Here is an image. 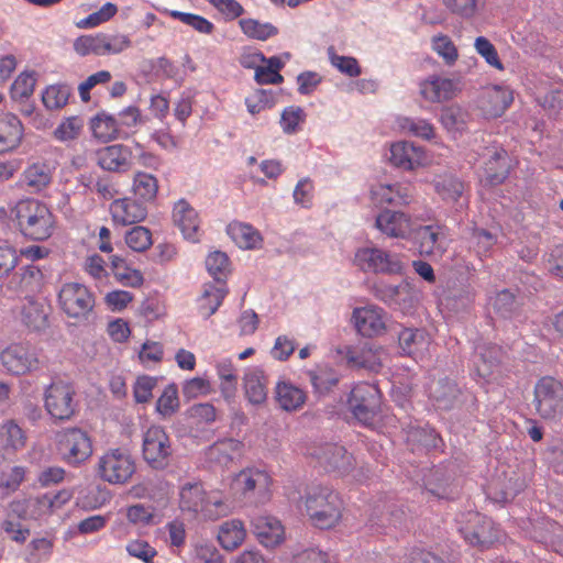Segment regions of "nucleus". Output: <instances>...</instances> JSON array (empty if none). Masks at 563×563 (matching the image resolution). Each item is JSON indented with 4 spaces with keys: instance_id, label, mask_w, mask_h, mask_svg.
<instances>
[{
    "instance_id": "nucleus-1",
    "label": "nucleus",
    "mask_w": 563,
    "mask_h": 563,
    "mask_svg": "<svg viewBox=\"0 0 563 563\" xmlns=\"http://www.w3.org/2000/svg\"><path fill=\"white\" fill-rule=\"evenodd\" d=\"M179 509L199 516L203 520L217 521L232 512L229 499L217 492L207 493L201 483H186L179 490Z\"/></svg>"
},
{
    "instance_id": "nucleus-2",
    "label": "nucleus",
    "mask_w": 563,
    "mask_h": 563,
    "mask_svg": "<svg viewBox=\"0 0 563 563\" xmlns=\"http://www.w3.org/2000/svg\"><path fill=\"white\" fill-rule=\"evenodd\" d=\"M12 216L21 233L33 241H44L53 234L54 216L38 200L19 201L12 210Z\"/></svg>"
},
{
    "instance_id": "nucleus-3",
    "label": "nucleus",
    "mask_w": 563,
    "mask_h": 563,
    "mask_svg": "<svg viewBox=\"0 0 563 563\" xmlns=\"http://www.w3.org/2000/svg\"><path fill=\"white\" fill-rule=\"evenodd\" d=\"M305 504L312 523L320 529L334 527L342 517V499L329 487H312L306 495Z\"/></svg>"
},
{
    "instance_id": "nucleus-4",
    "label": "nucleus",
    "mask_w": 563,
    "mask_h": 563,
    "mask_svg": "<svg viewBox=\"0 0 563 563\" xmlns=\"http://www.w3.org/2000/svg\"><path fill=\"white\" fill-rule=\"evenodd\" d=\"M532 404L542 420L560 422L563 418V380L553 376L539 378L533 387Z\"/></svg>"
},
{
    "instance_id": "nucleus-5",
    "label": "nucleus",
    "mask_w": 563,
    "mask_h": 563,
    "mask_svg": "<svg viewBox=\"0 0 563 563\" xmlns=\"http://www.w3.org/2000/svg\"><path fill=\"white\" fill-rule=\"evenodd\" d=\"M77 393L71 383L53 380L44 390V408L55 422L71 420L79 410Z\"/></svg>"
},
{
    "instance_id": "nucleus-6",
    "label": "nucleus",
    "mask_w": 563,
    "mask_h": 563,
    "mask_svg": "<svg viewBox=\"0 0 563 563\" xmlns=\"http://www.w3.org/2000/svg\"><path fill=\"white\" fill-rule=\"evenodd\" d=\"M459 531L471 547L485 551L500 539V529L487 516L467 512L461 517Z\"/></svg>"
},
{
    "instance_id": "nucleus-7",
    "label": "nucleus",
    "mask_w": 563,
    "mask_h": 563,
    "mask_svg": "<svg viewBox=\"0 0 563 563\" xmlns=\"http://www.w3.org/2000/svg\"><path fill=\"white\" fill-rule=\"evenodd\" d=\"M56 449L62 461L78 467L92 455V440L85 430L73 427L56 433Z\"/></svg>"
},
{
    "instance_id": "nucleus-8",
    "label": "nucleus",
    "mask_w": 563,
    "mask_h": 563,
    "mask_svg": "<svg viewBox=\"0 0 563 563\" xmlns=\"http://www.w3.org/2000/svg\"><path fill=\"white\" fill-rule=\"evenodd\" d=\"M142 455L147 465L156 471L167 468L174 456L172 439L161 426L150 427L143 434Z\"/></svg>"
},
{
    "instance_id": "nucleus-9",
    "label": "nucleus",
    "mask_w": 563,
    "mask_h": 563,
    "mask_svg": "<svg viewBox=\"0 0 563 563\" xmlns=\"http://www.w3.org/2000/svg\"><path fill=\"white\" fill-rule=\"evenodd\" d=\"M347 407L360 423L373 426L380 407L379 389L374 384L357 383L350 391Z\"/></svg>"
},
{
    "instance_id": "nucleus-10",
    "label": "nucleus",
    "mask_w": 563,
    "mask_h": 563,
    "mask_svg": "<svg viewBox=\"0 0 563 563\" xmlns=\"http://www.w3.org/2000/svg\"><path fill=\"white\" fill-rule=\"evenodd\" d=\"M135 473L132 455L122 449H111L100 456L97 465L98 476L112 485H122Z\"/></svg>"
},
{
    "instance_id": "nucleus-11",
    "label": "nucleus",
    "mask_w": 563,
    "mask_h": 563,
    "mask_svg": "<svg viewBox=\"0 0 563 563\" xmlns=\"http://www.w3.org/2000/svg\"><path fill=\"white\" fill-rule=\"evenodd\" d=\"M58 303L69 318L84 321L92 313L95 297L85 285L66 283L58 291Z\"/></svg>"
},
{
    "instance_id": "nucleus-12",
    "label": "nucleus",
    "mask_w": 563,
    "mask_h": 563,
    "mask_svg": "<svg viewBox=\"0 0 563 563\" xmlns=\"http://www.w3.org/2000/svg\"><path fill=\"white\" fill-rule=\"evenodd\" d=\"M355 265L365 273L401 274L404 264L396 253H390L376 246L361 247L355 252Z\"/></svg>"
},
{
    "instance_id": "nucleus-13",
    "label": "nucleus",
    "mask_w": 563,
    "mask_h": 563,
    "mask_svg": "<svg viewBox=\"0 0 563 563\" xmlns=\"http://www.w3.org/2000/svg\"><path fill=\"white\" fill-rule=\"evenodd\" d=\"M408 516L404 508L395 503H384L374 507L369 518V530L375 533L391 534L407 528Z\"/></svg>"
},
{
    "instance_id": "nucleus-14",
    "label": "nucleus",
    "mask_w": 563,
    "mask_h": 563,
    "mask_svg": "<svg viewBox=\"0 0 563 563\" xmlns=\"http://www.w3.org/2000/svg\"><path fill=\"white\" fill-rule=\"evenodd\" d=\"M428 397L437 410L450 411L463 404L464 394L454 379L440 376L429 383Z\"/></svg>"
},
{
    "instance_id": "nucleus-15",
    "label": "nucleus",
    "mask_w": 563,
    "mask_h": 563,
    "mask_svg": "<svg viewBox=\"0 0 563 563\" xmlns=\"http://www.w3.org/2000/svg\"><path fill=\"white\" fill-rule=\"evenodd\" d=\"M272 478L267 472L257 468H247L240 472L233 479V488L245 498L254 497L258 503L269 498Z\"/></svg>"
},
{
    "instance_id": "nucleus-16",
    "label": "nucleus",
    "mask_w": 563,
    "mask_h": 563,
    "mask_svg": "<svg viewBox=\"0 0 563 563\" xmlns=\"http://www.w3.org/2000/svg\"><path fill=\"white\" fill-rule=\"evenodd\" d=\"M0 361L5 371L13 375H23L38 367L36 350L26 343H15L4 349Z\"/></svg>"
},
{
    "instance_id": "nucleus-17",
    "label": "nucleus",
    "mask_w": 563,
    "mask_h": 563,
    "mask_svg": "<svg viewBox=\"0 0 563 563\" xmlns=\"http://www.w3.org/2000/svg\"><path fill=\"white\" fill-rule=\"evenodd\" d=\"M505 358L501 346L493 343H479L475 346L472 356L473 372L486 382L494 379Z\"/></svg>"
},
{
    "instance_id": "nucleus-18",
    "label": "nucleus",
    "mask_w": 563,
    "mask_h": 563,
    "mask_svg": "<svg viewBox=\"0 0 563 563\" xmlns=\"http://www.w3.org/2000/svg\"><path fill=\"white\" fill-rule=\"evenodd\" d=\"M423 486L438 499H453L457 494L454 472L443 465L434 466L423 476Z\"/></svg>"
},
{
    "instance_id": "nucleus-19",
    "label": "nucleus",
    "mask_w": 563,
    "mask_h": 563,
    "mask_svg": "<svg viewBox=\"0 0 563 563\" xmlns=\"http://www.w3.org/2000/svg\"><path fill=\"white\" fill-rule=\"evenodd\" d=\"M7 278V288L10 291L32 296L41 289L44 275L38 266L29 264L11 272Z\"/></svg>"
},
{
    "instance_id": "nucleus-20",
    "label": "nucleus",
    "mask_w": 563,
    "mask_h": 563,
    "mask_svg": "<svg viewBox=\"0 0 563 563\" xmlns=\"http://www.w3.org/2000/svg\"><path fill=\"white\" fill-rule=\"evenodd\" d=\"M132 150L124 144H112L96 152V162L100 168L112 173H125L132 167Z\"/></svg>"
},
{
    "instance_id": "nucleus-21",
    "label": "nucleus",
    "mask_w": 563,
    "mask_h": 563,
    "mask_svg": "<svg viewBox=\"0 0 563 563\" xmlns=\"http://www.w3.org/2000/svg\"><path fill=\"white\" fill-rule=\"evenodd\" d=\"M352 320L357 332L366 338L382 334L386 328V313L377 306L358 307L353 310Z\"/></svg>"
},
{
    "instance_id": "nucleus-22",
    "label": "nucleus",
    "mask_w": 563,
    "mask_h": 563,
    "mask_svg": "<svg viewBox=\"0 0 563 563\" xmlns=\"http://www.w3.org/2000/svg\"><path fill=\"white\" fill-rule=\"evenodd\" d=\"M522 530L527 538L553 550L563 527L550 518L537 517L526 522Z\"/></svg>"
},
{
    "instance_id": "nucleus-23",
    "label": "nucleus",
    "mask_w": 563,
    "mask_h": 563,
    "mask_svg": "<svg viewBox=\"0 0 563 563\" xmlns=\"http://www.w3.org/2000/svg\"><path fill=\"white\" fill-rule=\"evenodd\" d=\"M461 90V81L456 78L430 76L420 84L421 96L430 102H442L452 99Z\"/></svg>"
},
{
    "instance_id": "nucleus-24",
    "label": "nucleus",
    "mask_w": 563,
    "mask_h": 563,
    "mask_svg": "<svg viewBox=\"0 0 563 563\" xmlns=\"http://www.w3.org/2000/svg\"><path fill=\"white\" fill-rule=\"evenodd\" d=\"M375 227L389 238H406L411 231V218L402 211L383 209L375 220Z\"/></svg>"
},
{
    "instance_id": "nucleus-25",
    "label": "nucleus",
    "mask_w": 563,
    "mask_h": 563,
    "mask_svg": "<svg viewBox=\"0 0 563 563\" xmlns=\"http://www.w3.org/2000/svg\"><path fill=\"white\" fill-rule=\"evenodd\" d=\"M252 532L261 544L274 548L284 540V527L275 517L256 515L251 519Z\"/></svg>"
},
{
    "instance_id": "nucleus-26",
    "label": "nucleus",
    "mask_w": 563,
    "mask_h": 563,
    "mask_svg": "<svg viewBox=\"0 0 563 563\" xmlns=\"http://www.w3.org/2000/svg\"><path fill=\"white\" fill-rule=\"evenodd\" d=\"M314 455L327 472H339L343 474L353 467L352 454H350L344 446L339 444L327 443L321 446Z\"/></svg>"
},
{
    "instance_id": "nucleus-27",
    "label": "nucleus",
    "mask_w": 563,
    "mask_h": 563,
    "mask_svg": "<svg viewBox=\"0 0 563 563\" xmlns=\"http://www.w3.org/2000/svg\"><path fill=\"white\" fill-rule=\"evenodd\" d=\"M173 221L186 240L198 242L200 220L198 212L186 199H179L173 209Z\"/></svg>"
},
{
    "instance_id": "nucleus-28",
    "label": "nucleus",
    "mask_w": 563,
    "mask_h": 563,
    "mask_svg": "<svg viewBox=\"0 0 563 563\" xmlns=\"http://www.w3.org/2000/svg\"><path fill=\"white\" fill-rule=\"evenodd\" d=\"M110 212L115 223L130 225L145 220L147 208L142 201L132 198H122L111 203Z\"/></svg>"
},
{
    "instance_id": "nucleus-29",
    "label": "nucleus",
    "mask_w": 563,
    "mask_h": 563,
    "mask_svg": "<svg viewBox=\"0 0 563 563\" xmlns=\"http://www.w3.org/2000/svg\"><path fill=\"white\" fill-rule=\"evenodd\" d=\"M23 135V124L15 114H0V154L16 150L22 142Z\"/></svg>"
},
{
    "instance_id": "nucleus-30",
    "label": "nucleus",
    "mask_w": 563,
    "mask_h": 563,
    "mask_svg": "<svg viewBox=\"0 0 563 563\" xmlns=\"http://www.w3.org/2000/svg\"><path fill=\"white\" fill-rule=\"evenodd\" d=\"M510 172L509 156L505 150L494 151L484 163L482 181L485 186L495 187L503 184Z\"/></svg>"
},
{
    "instance_id": "nucleus-31",
    "label": "nucleus",
    "mask_w": 563,
    "mask_h": 563,
    "mask_svg": "<svg viewBox=\"0 0 563 563\" xmlns=\"http://www.w3.org/2000/svg\"><path fill=\"white\" fill-rule=\"evenodd\" d=\"M268 377L261 367L247 368L243 376V387L246 399L252 405H262L267 399Z\"/></svg>"
},
{
    "instance_id": "nucleus-32",
    "label": "nucleus",
    "mask_w": 563,
    "mask_h": 563,
    "mask_svg": "<svg viewBox=\"0 0 563 563\" xmlns=\"http://www.w3.org/2000/svg\"><path fill=\"white\" fill-rule=\"evenodd\" d=\"M341 353L351 368L366 369L377 373L382 367L379 355L367 344L363 346H346Z\"/></svg>"
},
{
    "instance_id": "nucleus-33",
    "label": "nucleus",
    "mask_w": 563,
    "mask_h": 563,
    "mask_svg": "<svg viewBox=\"0 0 563 563\" xmlns=\"http://www.w3.org/2000/svg\"><path fill=\"white\" fill-rule=\"evenodd\" d=\"M372 195L377 203L393 207L408 206L413 200L410 187L401 184L380 185Z\"/></svg>"
},
{
    "instance_id": "nucleus-34",
    "label": "nucleus",
    "mask_w": 563,
    "mask_h": 563,
    "mask_svg": "<svg viewBox=\"0 0 563 563\" xmlns=\"http://www.w3.org/2000/svg\"><path fill=\"white\" fill-rule=\"evenodd\" d=\"M306 393L291 383L279 382L275 388V399L285 411H295L306 402Z\"/></svg>"
},
{
    "instance_id": "nucleus-35",
    "label": "nucleus",
    "mask_w": 563,
    "mask_h": 563,
    "mask_svg": "<svg viewBox=\"0 0 563 563\" xmlns=\"http://www.w3.org/2000/svg\"><path fill=\"white\" fill-rule=\"evenodd\" d=\"M421 151L409 142H397L390 146L389 161L396 167L406 170L413 169L420 164Z\"/></svg>"
},
{
    "instance_id": "nucleus-36",
    "label": "nucleus",
    "mask_w": 563,
    "mask_h": 563,
    "mask_svg": "<svg viewBox=\"0 0 563 563\" xmlns=\"http://www.w3.org/2000/svg\"><path fill=\"white\" fill-rule=\"evenodd\" d=\"M468 121L470 113L457 104H451L441 110L440 122L453 137L461 135L467 129Z\"/></svg>"
},
{
    "instance_id": "nucleus-37",
    "label": "nucleus",
    "mask_w": 563,
    "mask_h": 563,
    "mask_svg": "<svg viewBox=\"0 0 563 563\" xmlns=\"http://www.w3.org/2000/svg\"><path fill=\"white\" fill-rule=\"evenodd\" d=\"M313 390L319 396L328 395L340 382V374L328 365H318L308 372Z\"/></svg>"
},
{
    "instance_id": "nucleus-38",
    "label": "nucleus",
    "mask_w": 563,
    "mask_h": 563,
    "mask_svg": "<svg viewBox=\"0 0 563 563\" xmlns=\"http://www.w3.org/2000/svg\"><path fill=\"white\" fill-rule=\"evenodd\" d=\"M228 295L225 285L216 286L206 284L201 297L198 299V311L205 318H210L217 312L222 305L223 299Z\"/></svg>"
},
{
    "instance_id": "nucleus-39",
    "label": "nucleus",
    "mask_w": 563,
    "mask_h": 563,
    "mask_svg": "<svg viewBox=\"0 0 563 563\" xmlns=\"http://www.w3.org/2000/svg\"><path fill=\"white\" fill-rule=\"evenodd\" d=\"M90 128L93 135L103 142H109L114 139L122 137V131L119 129L117 118L104 111L97 113L91 119Z\"/></svg>"
},
{
    "instance_id": "nucleus-40",
    "label": "nucleus",
    "mask_w": 563,
    "mask_h": 563,
    "mask_svg": "<svg viewBox=\"0 0 563 563\" xmlns=\"http://www.w3.org/2000/svg\"><path fill=\"white\" fill-rule=\"evenodd\" d=\"M243 443L235 439L219 440L210 445L206 452L207 459L221 465L232 462L235 454L241 452Z\"/></svg>"
},
{
    "instance_id": "nucleus-41",
    "label": "nucleus",
    "mask_w": 563,
    "mask_h": 563,
    "mask_svg": "<svg viewBox=\"0 0 563 563\" xmlns=\"http://www.w3.org/2000/svg\"><path fill=\"white\" fill-rule=\"evenodd\" d=\"M246 536L243 522L239 519H232L223 522L218 532V540L221 547L232 551L242 544Z\"/></svg>"
},
{
    "instance_id": "nucleus-42",
    "label": "nucleus",
    "mask_w": 563,
    "mask_h": 563,
    "mask_svg": "<svg viewBox=\"0 0 563 563\" xmlns=\"http://www.w3.org/2000/svg\"><path fill=\"white\" fill-rule=\"evenodd\" d=\"M437 194L446 202H457L464 192V183L452 174L439 175L433 180Z\"/></svg>"
},
{
    "instance_id": "nucleus-43",
    "label": "nucleus",
    "mask_w": 563,
    "mask_h": 563,
    "mask_svg": "<svg viewBox=\"0 0 563 563\" xmlns=\"http://www.w3.org/2000/svg\"><path fill=\"white\" fill-rule=\"evenodd\" d=\"M25 303L21 310L23 323L33 331H38L46 325L47 313L44 305L34 300L33 296H25Z\"/></svg>"
},
{
    "instance_id": "nucleus-44",
    "label": "nucleus",
    "mask_w": 563,
    "mask_h": 563,
    "mask_svg": "<svg viewBox=\"0 0 563 563\" xmlns=\"http://www.w3.org/2000/svg\"><path fill=\"white\" fill-rule=\"evenodd\" d=\"M398 343L404 355L415 356L428 344V338L422 330L404 328L398 334Z\"/></svg>"
},
{
    "instance_id": "nucleus-45",
    "label": "nucleus",
    "mask_w": 563,
    "mask_h": 563,
    "mask_svg": "<svg viewBox=\"0 0 563 563\" xmlns=\"http://www.w3.org/2000/svg\"><path fill=\"white\" fill-rule=\"evenodd\" d=\"M239 25L246 37L262 42L267 41L279 33L278 27L274 24L269 22L262 23L261 21L252 18L241 19L239 21Z\"/></svg>"
},
{
    "instance_id": "nucleus-46",
    "label": "nucleus",
    "mask_w": 563,
    "mask_h": 563,
    "mask_svg": "<svg viewBox=\"0 0 563 563\" xmlns=\"http://www.w3.org/2000/svg\"><path fill=\"white\" fill-rule=\"evenodd\" d=\"M228 233L241 249H254L262 241L258 231L247 223H231L228 227Z\"/></svg>"
},
{
    "instance_id": "nucleus-47",
    "label": "nucleus",
    "mask_w": 563,
    "mask_h": 563,
    "mask_svg": "<svg viewBox=\"0 0 563 563\" xmlns=\"http://www.w3.org/2000/svg\"><path fill=\"white\" fill-rule=\"evenodd\" d=\"M492 307L496 314L511 319L519 313L520 302L510 289H503L492 298Z\"/></svg>"
},
{
    "instance_id": "nucleus-48",
    "label": "nucleus",
    "mask_w": 563,
    "mask_h": 563,
    "mask_svg": "<svg viewBox=\"0 0 563 563\" xmlns=\"http://www.w3.org/2000/svg\"><path fill=\"white\" fill-rule=\"evenodd\" d=\"M111 267L113 271V275L118 282H120L123 286L128 287H140L144 283V277L142 273L137 269L130 268L125 260L113 255L111 257Z\"/></svg>"
},
{
    "instance_id": "nucleus-49",
    "label": "nucleus",
    "mask_w": 563,
    "mask_h": 563,
    "mask_svg": "<svg viewBox=\"0 0 563 563\" xmlns=\"http://www.w3.org/2000/svg\"><path fill=\"white\" fill-rule=\"evenodd\" d=\"M440 239L441 232L438 225H422L415 232V240L419 245V252L424 255H431L441 249Z\"/></svg>"
},
{
    "instance_id": "nucleus-50",
    "label": "nucleus",
    "mask_w": 563,
    "mask_h": 563,
    "mask_svg": "<svg viewBox=\"0 0 563 563\" xmlns=\"http://www.w3.org/2000/svg\"><path fill=\"white\" fill-rule=\"evenodd\" d=\"M74 51L79 56H104L106 55V41L104 33H96L89 35H81L74 41Z\"/></svg>"
},
{
    "instance_id": "nucleus-51",
    "label": "nucleus",
    "mask_w": 563,
    "mask_h": 563,
    "mask_svg": "<svg viewBox=\"0 0 563 563\" xmlns=\"http://www.w3.org/2000/svg\"><path fill=\"white\" fill-rule=\"evenodd\" d=\"M133 191L142 202L154 201L158 191V180L152 174L139 172L133 179Z\"/></svg>"
},
{
    "instance_id": "nucleus-52",
    "label": "nucleus",
    "mask_w": 563,
    "mask_h": 563,
    "mask_svg": "<svg viewBox=\"0 0 563 563\" xmlns=\"http://www.w3.org/2000/svg\"><path fill=\"white\" fill-rule=\"evenodd\" d=\"M73 93V88L67 84L48 86L42 93V101L46 109L57 110L65 107Z\"/></svg>"
},
{
    "instance_id": "nucleus-53",
    "label": "nucleus",
    "mask_w": 563,
    "mask_h": 563,
    "mask_svg": "<svg viewBox=\"0 0 563 563\" xmlns=\"http://www.w3.org/2000/svg\"><path fill=\"white\" fill-rule=\"evenodd\" d=\"M230 260L228 255L221 251L211 252L206 258V267L208 273L217 283L225 285V279L230 273Z\"/></svg>"
},
{
    "instance_id": "nucleus-54",
    "label": "nucleus",
    "mask_w": 563,
    "mask_h": 563,
    "mask_svg": "<svg viewBox=\"0 0 563 563\" xmlns=\"http://www.w3.org/2000/svg\"><path fill=\"white\" fill-rule=\"evenodd\" d=\"M374 296L389 306H398L404 296L408 294V285H389L376 283L373 286Z\"/></svg>"
},
{
    "instance_id": "nucleus-55",
    "label": "nucleus",
    "mask_w": 563,
    "mask_h": 563,
    "mask_svg": "<svg viewBox=\"0 0 563 563\" xmlns=\"http://www.w3.org/2000/svg\"><path fill=\"white\" fill-rule=\"evenodd\" d=\"M1 439L7 449H12L13 451L21 450L24 448L26 442V437L22 428L15 423L13 420L5 421L0 431Z\"/></svg>"
},
{
    "instance_id": "nucleus-56",
    "label": "nucleus",
    "mask_w": 563,
    "mask_h": 563,
    "mask_svg": "<svg viewBox=\"0 0 563 563\" xmlns=\"http://www.w3.org/2000/svg\"><path fill=\"white\" fill-rule=\"evenodd\" d=\"M169 15L176 20L181 21L184 24L192 27L195 31L201 34L210 35L216 29L211 21L199 14L172 10Z\"/></svg>"
},
{
    "instance_id": "nucleus-57",
    "label": "nucleus",
    "mask_w": 563,
    "mask_h": 563,
    "mask_svg": "<svg viewBox=\"0 0 563 563\" xmlns=\"http://www.w3.org/2000/svg\"><path fill=\"white\" fill-rule=\"evenodd\" d=\"M444 5L463 19L474 18L485 7V0H443Z\"/></svg>"
},
{
    "instance_id": "nucleus-58",
    "label": "nucleus",
    "mask_w": 563,
    "mask_h": 563,
    "mask_svg": "<svg viewBox=\"0 0 563 563\" xmlns=\"http://www.w3.org/2000/svg\"><path fill=\"white\" fill-rule=\"evenodd\" d=\"M179 408L178 389L175 384L165 387L156 401V410L164 418L173 416Z\"/></svg>"
},
{
    "instance_id": "nucleus-59",
    "label": "nucleus",
    "mask_w": 563,
    "mask_h": 563,
    "mask_svg": "<svg viewBox=\"0 0 563 563\" xmlns=\"http://www.w3.org/2000/svg\"><path fill=\"white\" fill-rule=\"evenodd\" d=\"M54 543L47 538L33 539L27 545V563H41L51 558Z\"/></svg>"
},
{
    "instance_id": "nucleus-60",
    "label": "nucleus",
    "mask_w": 563,
    "mask_h": 563,
    "mask_svg": "<svg viewBox=\"0 0 563 563\" xmlns=\"http://www.w3.org/2000/svg\"><path fill=\"white\" fill-rule=\"evenodd\" d=\"M125 243L135 252H144L153 244L152 233L145 227H133L125 233Z\"/></svg>"
},
{
    "instance_id": "nucleus-61",
    "label": "nucleus",
    "mask_w": 563,
    "mask_h": 563,
    "mask_svg": "<svg viewBox=\"0 0 563 563\" xmlns=\"http://www.w3.org/2000/svg\"><path fill=\"white\" fill-rule=\"evenodd\" d=\"M71 498V492L68 489L59 490L55 494L46 493L35 497V503L41 512H52L55 508H60Z\"/></svg>"
},
{
    "instance_id": "nucleus-62",
    "label": "nucleus",
    "mask_w": 563,
    "mask_h": 563,
    "mask_svg": "<svg viewBox=\"0 0 563 563\" xmlns=\"http://www.w3.org/2000/svg\"><path fill=\"white\" fill-rule=\"evenodd\" d=\"M118 8L111 2L104 3L97 12L89 14L87 18L80 20L76 25L79 29H91L109 21L115 15Z\"/></svg>"
},
{
    "instance_id": "nucleus-63",
    "label": "nucleus",
    "mask_w": 563,
    "mask_h": 563,
    "mask_svg": "<svg viewBox=\"0 0 563 563\" xmlns=\"http://www.w3.org/2000/svg\"><path fill=\"white\" fill-rule=\"evenodd\" d=\"M306 113L300 107H287L280 118V125L283 131L287 134H292L298 131L299 124L305 122Z\"/></svg>"
},
{
    "instance_id": "nucleus-64",
    "label": "nucleus",
    "mask_w": 563,
    "mask_h": 563,
    "mask_svg": "<svg viewBox=\"0 0 563 563\" xmlns=\"http://www.w3.org/2000/svg\"><path fill=\"white\" fill-rule=\"evenodd\" d=\"M129 555L136 558L144 563H154L153 559L157 555V551L145 540H132L125 547Z\"/></svg>"
}]
</instances>
